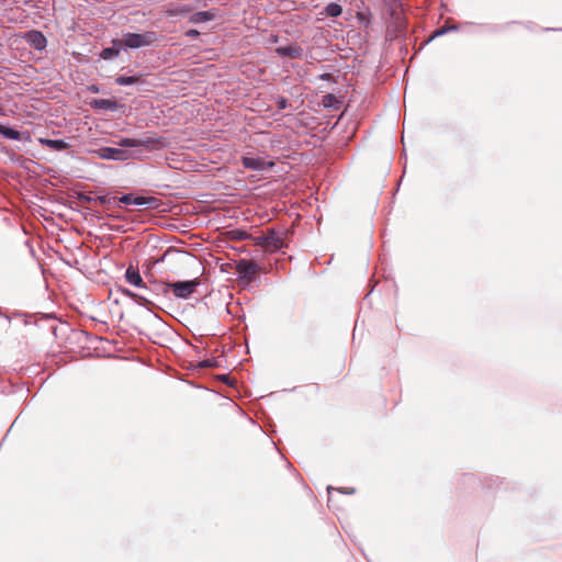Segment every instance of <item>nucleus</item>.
<instances>
[{"instance_id":"f257e3e1","label":"nucleus","mask_w":562,"mask_h":562,"mask_svg":"<svg viewBox=\"0 0 562 562\" xmlns=\"http://www.w3.org/2000/svg\"><path fill=\"white\" fill-rule=\"evenodd\" d=\"M117 148L131 150L132 148H142L144 150H159L167 146V140L162 136L150 135L143 137H121L116 142Z\"/></svg>"},{"instance_id":"f03ea898","label":"nucleus","mask_w":562,"mask_h":562,"mask_svg":"<svg viewBox=\"0 0 562 562\" xmlns=\"http://www.w3.org/2000/svg\"><path fill=\"white\" fill-rule=\"evenodd\" d=\"M159 33L156 31H144L139 33L123 32L120 38L124 46V52H128L154 46L159 41Z\"/></svg>"},{"instance_id":"7ed1b4c3","label":"nucleus","mask_w":562,"mask_h":562,"mask_svg":"<svg viewBox=\"0 0 562 562\" xmlns=\"http://www.w3.org/2000/svg\"><path fill=\"white\" fill-rule=\"evenodd\" d=\"M236 272L239 282L250 283L261 272V266L255 260L240 259L236 262Z\"/></svg>"},{"instance_id":"20e7f679","label":"nucleus","mask_w":562,"mask_h":562,"mask_svg":"<svg viewBox=\"0 0 562 562\" xmlns=\"http://www.w3.org/2000/svg\"><path fill=\"white\" fill-rule=\"evenodd\" d=\"M92 154L103 160H113V161H127L134 157V153L132 150L111 147V146H101L92 150Z\"/></svg>"},{"instance_id":"39448f33","label":"nucleus","mask_w":562,"mask_h":562,"mask_svg":"<svg viewBox=\"0 0 562 562\" xmlns=\"http://www.w3.org/2000/svg\"><path fill=\"white\" fill-rule=\"evenodd\" d=\"M200 284L201 281L199 278L170 281V292H172L176 299L188 300L196 292Z\"/></svg>"},{"instance_id":"423d86ee","label":"nucleus","mask_w":562,"mask_h":562,"mask_svg":"<svg viewBox=\"0 0 562 562\" xmlns=\"http://www.w3.org/2000/svg\"><path fill=\"white\" fill-rule=\"evenodd\" d=\"M121 204L156 209L158 206V199L155 196H146L128 192L123 193L117 198V207H121Z\"/></svg>"},{"instance_id":"0eeeda50","label":"nucleus","mask_w":562,"mask_h":562,"mask_svg":"<svg viewBox=\"0 0 562 562\" xmlns=\"http://www.w3.org/2000/svg\"><path fill=\"white\" fill-rule=\"evenodd\" d=\"M124 52V46L120 37H113L108 46H103L97 54L99 59L112 63L116 60L121 53Z\"/></svg>"},{"instance_id":"6e6552de","label":"nucleus","mask_w":562,"mask_h":562,"mask_svg":"<svg viewBox=\"0 0 562 562\" xmlns=\"http://www.w3.org/2000/svg\"><path fill=\"white\" fill-rule=\"evenodd\" d=\"M241 165L244 168L252 171H266L276 166L273 160H266L260 156L246 155L241 157Z\"/></svg>"},{"instance_id":"1a4fd4ad","label":"nucleus","mask_w":562,"mask_h":562,"mask_svg":"<svg viewBox=\"0 0 562 562\" xmlns=\"http://www.w3.org/2000/svg\"><path fill=\"white\" fill-rule=\"evenodd\" d=\"M258 244L268 247L272 251H279L285 246L283 237L274 228H269L265 235L260 236Z\"/></svg>"},{"instance_id":"9d476101","label":"nucleus","mask_w":562,"mask_h":562,"mask_svg":"<svg viewBox=\"0 0 562 562\" xmlns=\"http://www.w3.org/2000/svg\"><path fill=\"white\" fill-rule=\"evenodd\" d=\"M0 135L7 139L11 140H18L22 143H30L32 142V135L31 132L20 131L9 124H3L0 122Z\"/></svg>"},{"instance_id":"9b49d317","label":"nucleus","mask_w":562,"mask_h":562,"mask_svg":"<svg viewBox=\"0 0 562 562\" xmlns=\"http://www.w3.org/2000/svg\"><path fill=\"white\" fill-rule=\"evenodd\" d=\"M114 83L117 86H136L139 91H144L147 85L145 75L143 72H133L132 75H119L114 78Z\"/></svg>"},{"instance_id":"f8f14e48","label":"nucleus","mask_w":562,"mask_h":562,"mask_svg":"<svg viewBox=\"0 0 562 562\" xmlns=\"http://www.w3.org/2000/svg\"><path fill=\"white\" fill-rule=\"evenodd\" d=\"M116 292L121 293L122 295H124V296H126L128 299H131L137 305L145 307L149 312H153V308L157 307L156 304L151 300L147 299L146 296H144V295L139 294V293H136V292L132 291L131 289H128L126 286L117 285L116 286Z\"/></svg>"},{"instance_id":"ddd939ff","label":"nucleus","mask_w":562,"mask_h":562,"mask_svg":"<svg viewBox=\"0 0 562 562\" xmlns=\"http://www.w3.org/2000/svg\"><path fill=\"white\" fill-rule=\"evenodd\" d=\"M23 38L35 50L43 52L47 47V38L42 31H26Z\"/></svg>"},{"instance_id":"4468645a","label":"nucleus","mask_w":562,"mask_h":562,"mask_svg":"<svg viewBox=\"0 0 562 562\" xmlns=\"http://www.w3.org/2000/svg\"><path fill=\"white\" fill-rule=\"evenodd\" d=\"M88 104L94 111H110L116 112L123 104L117 102L114 98L103 99V98H92L89 100Z\"/></svg>"},{"instance_id":"2eb2a0df","label":"nucleus","mask_w":562,"mask_h":562,"mask_svg":"<svg viewBox=\"0 0 562 562\" xmlns=\"http://www.w3.org/2000/svg\"><path fill=\"white\" fill-rule=\"evenodd\" d=\"M274 53L280 58L296 59V58H302L304 50H303V47L301 45L292 43V44H289V45L278 46L274 49Z\"/></svg>"},{"instance_id":"dca6fc26","label":"nucleus","mask_w":562,"mask_h":562,"mask_svg":"<svg viewBox=\"0 0 562 562\" xmlns=\"http://www.w3.org/2000/svg\"><path fill=\"white\" fill-rule=\"evenodd\" d=\"M148 293L156 295V296H168L170 293V281H153L150 284H146L143 288Z\"/></svg>"},{"instance_id":"f3484780","label":"nucleus","mask_w":562,"mask_h":562,"mask_svg":"<svg viewBox=\"0 0 562 562\" xmlns=\"http://www.w3.org/2000/svg\"><path fill=\"white\" fill-rule=\"evenodd\" d=\"M217 12V9L195 11L190 15L189 22L192 24H203L206 22H211L216 19Z\"/></svg>"},{"instance_id":"a211bd4d","label":"nucleus","mask_w":562,"mask_h":562,"mask_svg":"<svg viewBox=\"0 0 562 562\" xmlns=\"http://www.w3.org/2000/svg\"><path fill=\"white\" fill-rule=\"evenodd\" d=\"M124 278L126 282L135 288L143 289L145 286V282L143 280V277L138 270V268L134 267L133 265H130L125 272Z\"/></svg>"},{"instance_id":"6ab92c4d","label":"nucleus","mask_w":562,"mask_h":562,"mask_svg":"<svg viewBox=\"0 0 562 562\" xmlns=\"http://www.w3.org/2000/svg\"><path fill=\"white\" fill-rule=\"evenodd\" d=\"M38 143L54 151H64L71 147V145L61 138H46L40 137Z\"/></svg>"},{"instance_id":"aec40b11","label":"nucleus","mask_w":562,"mask_h":562,"mask_svg":"<svg viewBox=\"0 0 562 562\" xmlns=\"http://www.w3.org/2000/svg\"><path fill=\"white\" fill-rule=\"evenodd\" d=\"M344 9L342 5L338 2H329L324 9L321 11L322 15L327 18H338L342 14Z\"/></svg>"},{"instance_id":"412c9836","label":"nucleus","mask_w":562,"mask_h":562,"mask_svg":"<svg viewBox=\"0 0 562 562\" xmlns=\"http://www.w3.org/2000/svg\"><path fill=\"white\" fill-rule=\"evenodd\" d=\"M94 203H98L105 207H109L113 204L117 207V198L111 196L110 194H101L94 196Z\"/></svg>"},{"instance_id":"4be33fe9","label":"nucleus","mask_w":562,"mask_h":562,"mask_svg":"<svg viewBox=\"0 0 562 562\" xmlns=\"http://www.w3.org/2000/svg\"><path fill=\"white\" fill-rule=\"evenodd\" d=\"M323 103L325 108H330L337 110L339 108V100L331 93H328L324 97Z\"/></svg>"},{"instance_id":"5701e85b","label":"nucleus","mask_w":562,"mask_h":562,"mask_svg":"<svg viewBox=\"0 0 562 562\" xmlns=\"http://www.w3.org/2000/svg\"><path fill=\"white\" fill-rule=\"evenodd\" d=\"M371 19H372V15H371V13L369 11L368 12H358L357 13L358 22L362 26H364V27H368L371 24Z\"/></svg>"},{"instance_id":"b1692460","label":"nucleus","mask_w":562,"mask_h":562,"mask_svg":"<svg viewBox=\"0 0 562 562\" xmlns=\"http://www.w3.org/2000/svg\"><path fill=\"white\" fill-rule=\"evenodd\" d=\"M274 103L278 111H283L290 106L289 100L284 95L278 94L274 97Z\"/></svg>"},{"instance_id":"393cba45","label":"nucleus","mask_w":562,"mask_h":562,"mask_svg":"<svg viewBox=\"0 0 562 562\" xmlns=\"http://www.w3.org/2000/svg\"><path fill=\"white\" fill-rule=\"evenodd\" d=\"M331 490H336L337 492H339L341 494H348V495H352V494L356 493V490L353 487H338V488H334L333 486L328 485L327 486L328 493H330Z\"/></svg>"},{"instance_id":"a878e982","label":"nucleus","mask_w":562,"mask_h":562,"mask_svg":"<svg viewBox=\"0 0 562 562\" xmlns=\"http://www.w3.org/2000/svg\"><path fill=\"white\" fill-rule=\"evenodd\" d=\"M77 199L83 203H94V196L89 193L80 192L77 194Z\"/></svg>"},{"instance_id":"bb28decb","label":"nucleus","mask_w":562,"mask_h":562,"mask_svg":"<svg viewBox=\"0 0 562 562\" xmlns=\"http://www.w3.org/2000/svg\"><path fill=\"white\" fill-rule=\"evenodd\" d=\"M184 34H186L187 37L195 40V38H198L201 35V32L199 30H196V29H188L184 32Z\"/></svg>"},{"instance_id":"cd10ccee","label":"nucleus","mask_w":562,"mask_h":562,"mask_svg":"<svg viewBox=\"0 0 562 562\" xmlns=\"http://www.w3.org/2000/svg\"><path fill=\"white\" fill-rule=\"evenodd\" d=\"M280 40V36L278 34H270V36L268 37V43L269 44H277Z\"/></svg>"},{"instance_id":"c85d7f7f","label":"nucleus","mask_w":562,"mask_h":562,"mask_svg":"<svg viewBox=\"0 0 562 562\" xmlns=\"http://www.w3.org/2000/svg\"><path fill=\"white\" fill-rule=\"evenodd\" d=\"M490 481L492 482V483H490V484L487 485L490 488H492L494 485H495V487H497V488H498V487H499V485L502 484V481L499 480V477H496L495 480L490 479Z\"/></svg>"},{"instance_id":"c756f323","label":"nucleus","mask_w":562,"mask_h":562,"mask_svg":"<svg viewBox=\"0 0 562 562\" xmlns=\"http://www.w3.org/2000/svg\"><path fill=\"white\" fill-rule=\"evenodd\" d=\"M201 366L204 368H212V367H215V361L206 359L201 362Z\"/></svg>"},{"instance_id":"7c9ffc66","label":"nucleus","mask_w":562,"mask_h":562,"mask_svg":"<svg viewBox=\"0 0 562 562\" xmlns=\"http://www.w3.org/2000/svg\"><path fill=\"white\" fill-rule=\"evenodd\" d=\"M331 74H328V72H324L322 75L318 76V79L323 80V81H329L331 79Z\"/></svg>"},{"instance_id":"2f4dec72","label":"nucleus","mask_w":562,"mask_h":562,"mask_svg":"<svg viewBox=\"0 0 562 562\" xmlns=\"http://www.w3.org/2000/svg\"><path fill=\"white\" fill-rule=\"evenodd\" d=\"M447 33H448L447 27H441V29L436 31L434 36H441V35L447 34Z\"/></svg>"},{"instance_id":"473e14b6","label":"nucleus","mask_w":562,"mask_h":562,"mask_svg":"<svg viewBox=\"0 0 562 562\" xmlns=\"http://www.w3.org/2000/svg\"><path fill=\"white\" fill-rule=\"evenodd\" d=\"M89 91L93 92V93H99L100 92V88L98 85H91L88 87Z\"/></svg>"},{"instance_id":"72a5a7b5","label":"nucleus","mask_w":562,"mask_h":562,"mask_svg":"<svg viewBox=\"0 0 562 562\" xmlns=\"http://www.w3.org/2000/svg\"><path fill=\"white\" fill-rule=\"evenodd\" d=\"M87 210H88V211H90V212H91V214H92L93 216H95L98 220H100V218H102V217H103V215H102L100 212H98V211H92L91 209H87Z\"/></svg>"},{"instance_id":"f704fd0d","label":"nucleus","mask_w":562,"mask_h":562,"mask_svg":"<svg viewBox=\"0 0 562 562\" xmlns=\"http://www.w3.org/2000/svg\"><path fill=\"white\" fill-rule=\"evenodd\" d=\"M108 217L110 218H113V220H121L122 216L120 214H116V213H109L106 214Z\"/></svg>"},{"instance_id":"c9c22d12","label":"nucleus","mask_w":562,"mask_h":562,"mask_svg":"<svg viewBox=\"0 0 562 562\" xmlns=\"http://www.w3.org/2000/svg\"><path fill=\"white\" fill-rule=\"evenodd\" d=\"M235 234H237V237H238L239 239L245 238V236L247 235V233H246V232H239V231H236V232H235Z\"/></svg>"},{"instance_id":"e433bc0d","label":"nucleus","mask_w":562,"mask_h":562,"mask_svg":"<svg viewBox=\"0 0 562 562\" xmlns=\"http://www.w3.org/2000/svg\"><path fill=\"white\" fill-rule=\"evenodd\" d=\"M448 32H453V31H458L459 30V26L457 24L450 26V27H447Z\"/></svg>"},{"instance_id":"4c0bfd02","label":"nucleus","mask_w":562,"mask_h":562,"mask_svg":"<svg viewBox=\"0 0 562 562\" xmlns=\"http://www.w3.org/2000/svg\"><path fill=\"white\" fill-rule=\"evenodd\" d=\"M154 316H155L157 319L161 321V318L158 316V314L154 313Z\"/></svg>"},{"instance_id":"58836bf2","label":"nucleus","mask_w":562,"mask_h":562,"mask_svg":"<svg viewBox=\"0 0 562 562\" xmlns=\"http://www.w3.org/2000/svg\"><path fill=\"white\" fill-rule=\"evenodd\" d=\"M0 315H2V313L0 312Z\"/></svg>"}]
</instances>
